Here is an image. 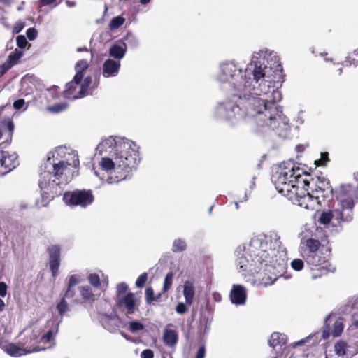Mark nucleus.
Segmentation results:
<instances>
[{
  "label": "nucleus",
  "instance_id": "1",
  "mask_svg": "<svg viewBox=\"0 0 358 358\" xmlns=\"http://www.w3.org/2000/svg\"><path fill=\"white\" fill-rule=\"evenodd\" d=\"M222 83H228L235 90V96L243 99V105L250 116L259 115V120H264L261 112L266 110L262 95L272 93L277 89V85L282 83V68L278 57L268 50L255 52L251 62L244 74L233 62H224L220 66L217 76Z\"/></svg>",
  "mask_w": 358,
  "mask_h": 358
},
{
  "label": "nucleus",
  "instance_id": "2",
  "mask_svg": "<svg viewBox=\"0 0 358 358\" xmlns=\"http://www.w3.org/2000/svg\"><path fill=\"white\" fill-rule=\"evenodd\" d=\"M233 98H237L239 100V103L231 99H227L218 103L215 108V115L217 118L235 124L245 117H250L255 118L257 124L263 128L267 127L272 130L286 129L287 121L283 117L281 107L275 104L282 99L281 93L278 89H273L271 95L266 99H263L266 105V110L263 109L261 112L264 115V120H260L257 114L254 116L247 114V110L243 105V100L235 96V93ZM242 99H243V96H242Z\"/></svg>",
  "mask_w": 358,
  "mask_h": 358
},
{
  "label": "nucleus",
  "instance_id": "3",
  "mask_svg": "<svg viewBox=\"0 0 358 358\" xmlns=\"http://www.w3.org/2000/svg\"><path fill=\"white\" fill-rule=\"evenodd\" d=\"M98 152L103 155L99 166L110 178H126L136 170L140 160L138 148L132 141L112 136L101 141L96 147Z\"/></svg>",
  "mask_w": 358,
  "mask_h": 358
},
{
  "label": "nucleus",
  "instance_id": "4",
  "mask_svg": "<svg viewBox=\"0 0 358 358\" xmlns=\"http://www.w3.org/2000/svg\"><path fill=\"white\" fill-rule=\"evenodd\" d=\"M80 164L78 152L70 147L61 145L50 151L42 167V178H72L78 176Z\"/></svg>",
  "mask_w": 358,
  "mask_h": 358
},
{
  "label": "nucleus",
  "instance_id": "5",
  "mask_svg": "<svg viewBox=\"0 0 358 358\" xmlns=\"http://www.w3.org/2000/svg\"><path fill=\"white\" fill-rule=\"evenodd\" d=\"M274 253L275 250L268 247L266 239L257 237L250 240L246 250L247 255L252 259V265H257L259 268L263 264L268 266Z\"/></svg>",
  "mask_w": 358,
  "mask_h": 358
},
{
  "label": "nucleus",
  "instance_id": "6",
  "mask_svg": "<svg viewBox=\"0 0 358 358\" xmlns=\"http://www.w3.org/2000/svg\"><path fill=\"white\" fill-rule=\"evenodd\" d=\"M331 251V248L327 247L325 250L312 254L304 259L310 267L313 278H321L334 272L335 268L329 262Z\"/></svg>",
  "mask_w": 358,
  "mask_h": 358
},
{
  "label": "nucleus",
  "instance_id": "7",
  "mask_svg": "<svg viewBox=\"0 0 358 358\" xmlns=\"http://www.w3.org/2000/svg\"><path fill=\"white\" fill-rule=\"evenodd\" d=\"M63 201L69 206H80L85 208L94 201V196L91 189H75L63 194Z\"/></svg>",
  "mask_w": 358,
  "mask_h": 358
},
{
  "label": "nucleus",
  "instance_id": "8",
  "mask_svg": "<svg viewBox=\"0 0 358 358\" xmlns=\"http://www.w3.org/2000/svg\"><path fill=\"white\" fill-rule=\"evenodd\" d=\"M310 169L305 166H296L291 161L284 162L276 167L275 177L278 179H289L291 178L299 179L303 176H310Z\"/></svg>",
  "mask_w": 358,
  "mask_h": 358
},
{
  "label": "nucleus",
  "instance_id": "9",
  "mask_svg": "<svg viewBox=\"0 0 358 358\" xmlns=\"http://www.w3.org/2000/svg\"><path fill=\"white\" fill-rule=\"evenodd\" d=\"M80 282V280L78 275L73 274L69 276L66 287L61 292V299L57 305V310L61 317L69 310L67 299H75L74 297L76 294L75 287Z\"/></svg>",
  "mask_w": 358,
  "mask_h": 358
},
{
  "label": "nucleus",
  "instance_id": "10",
  "mask_svg": "<svg viewBox=\"0 0 358 358\" xmlns=\"http://www.w3.org/2000/svg\"><path fill=\"white\" fill-rule=\"evenodd\" d=\"M92 83V78L87 76L83 80H73L68 83L64 92V96L68 99L81 98L87 94V90Z\"/></svg>",
  "mask_w": 358,
  "mask_h": 358
},
{
  "label": "nucleus",
  "instance_id": "11",
  "mask_svg": "<svg viewBox=\"0 0 358 358\" xmlns=\"http://www.w3.org/2000/svg\"><path fill=\"white\" fill-rule=\"evenodd\" d=\"M301 180H274V185L276 190L288 198L289 200H298V198L305 199L300 196L299 192V182Z\"/></svg>",
  "mask_w": 358,
  "mask_h": 358
},
{
  "label": "nucleus",
  "instance_id": "12",
  "mask_svg": "<svg viewBox=\"0 0 358 358\" xmlns=\"http://www.w3.org/2000/svg\"><path fill=\"white\" fill-rule=\"evenodd\" d=\"M339 208L334 209V218L338 222H350L353 220L355 201L352 198L341 200Z\"/></svg>",
  "mask_w": 358,
  "mask_h": 358
},
{
  "label": "nucleus",
  "instance_id": "13",
  "mask_svg": "<svg viewBox=\"0 0 358 358\" xmlns=\"http://www.w3.org/2000/svg\"><path fill=\"white\" fill-rule=\"evenodd\" d=\"M17 165V155L16 153L0 150V177L9 173Z\"/></svg>",
  "mask_w": 358,
  "mask_h": 358
},
{
  "label": "nucleus",
  "instance_id": "14",
  "mask_svg": "<svg viewBox=\"0 0 358 358\" xmlns=\"http://www.w3.org/2000/svg\"><path fill=\"white\" fill-rule=\"evenodd\" d=\"M48 253V264L52 276L56 278L59 273L61 261V247L59 245H52L47 248Z\"/></svg>",
  "mask_w": 358,
  "mask_h": 358
},
{
  "label": "nucleus",
  "instance_id": "15",
  "mask_svg": "<svg viewBox=\"0 0 358 358\" xmlns=\"http://www.w3.org/2000/svg\"><path fill=\"white\" fill-rule=\"evenodd\" d=\"M117 306L119 308L124 307L126 309V315L134 314L138 310V303L135 298V295L132 292H129L124 296L120 298L117 301Z\"/></svg>",
  "mask_w": 358,
  "mask_h": 358
},
{
  "label": "nucleus",
  "instance_id": "16",
  "mask_svg": "<svg viewBox=\"0 0 358 358\" xmlns=\"http://www.w3.org/2000/svg\"><path fill=\"white\" fill-rule=\"evenodd\" d=\"M301 246V253L302 257L305 259L306 257L311 255L320 250H324L327 247L321 245V243L316 239L309 238L306 239Z\"/></svg>",
  "mask_w": 358,
  "mask_h": 358
},
{
  "label": "nucleus",
  "instance_id": "17",
  "mask_svg": "<svg viewBox=\"0 0 358 358\" xmlns=\"http://www.w3.org/2000/svg\"><path fill=\"white\" fill-rule=\"evenodd\" d=\"M78 291L81 299H73L72 301L73 304L88 303L92 306L94 301L97 300L96 295L94 293L92 288L89 285L80 286L78 287Z\"/></svg>",
  "mask_w": 358,
  "mask_h": 358
},
{
  "label": "nucleus",
  "instance_id": "18",
  "mask_svg": "<svg viewBox=\"0 0 358 358\" xmlns=\"http://www.w3.org/2000/svg\"><path fill=\"white\" fill-rule=\"evenodd\" d=\"M236 264L239 271L241 272L248 271L257 272L259 268L257 265H252V259L247 255L246 252L242 254L241 252H238Z\"/></svg>",
  "mask_w": 358,
  "mask_h": 358
},
{
  "label": "nucleus",
  "instance_id": "19",
  "mask_svg": "<svg viewBox=\"0 0 358 358\" xmlns=\"http://www.w3.org/2000/svg\"><path fill=\"white\" fill-rule=\"evenodd\" d=\"M229 296L233 303L236 305L244 304L247 297L245 289L242 285H234Z\"/></svg>",
  "mask_w": 358,
  "mask_h": 358
},
{
  "label": "nucleus",
  "instance_id": "20",
  "mask_svg": "<svg viewBox=\"0 0 358 358\" xmlns=\"http://www.w3.org/2000/svg\"><path fill=\"white\" fill-rule=\"evenodd\" d=\"M343 324L341 317L336 320L334 323V328L331 331H330L329 325L327 324L326 322L323 327L322 336L324 339H328L331 334L334 337L339 336L343 331Z\"/></svg>",
  "mask_w": 358,
  "mask_h": 358
},
{
  "label": "nucleus",
  "instance_id": "21",
  "mask_svg": "<svg viewBox=\"0 0 358 358\" xmlns=\"http://www.w3.org/2000/svg\"><path fill=\"white\" fill-rule=\"evenodd\" d=\"M120 62L110 59L106 60L103 64V76L106 78L114 77L118 74Z\"/></svg>",
  "mask_w": 358,
  "mask_h": 358
},
{
  "label": "nucleus",
  "instance_id": "22",
  "mask_svg": "<svg viewBox=\"0 0 358 358\" xmlns=\"http://www.w3.org/2000/svg\"><path fill=\"white\" fill-rule=\"evenodd\" d=\"M313 182V187H310V180H302L301 183L303 185V188L307 192V195L308 198L310 197V192H308L309 189L312 193L316 192H321L322 193L324 192V189L323 188V186L325 185V182H327V184L329 183V180H311Z\"/></svg>",
  "mask_w": 358,
  "mask_h": 358
},
{
  "label": "nucleus",
  "instance_id": "23",
  "mask_svg": "<svg viewBox=\"0 0 358 358\" xmlns=\"http://www.w3.org/2000/svg\"><path fill=\"white\" fill-rule=\"evenodd\" d=\"M127 51V45L123 43L122 45L115 43L110 48L109 54L111 57L121 59L124 57Z\"/></svg>",
  "mask_w": 358,
  "mask_h": 358
},
{
  "label": "nucleus",
  "instance_id": "24",
  "mask_svg": "<svg viewBox=\"0 0 358 358\" xmlns=\"http://www.w3.org/2000/svg\"><path fill=\"white\" fill-rule=\"evenodd\" d=\"M163 340L165 345L173 347L178 342V334L175 330L166 329L163 335Z\"/></svg>",
  "mask_w": 358,
  "mask_h": 358
},
{
  "label": "nucleus",
  "instance_id": "25",
  "mask_svg": "<svg viewBox=\"0 0 358 358\" xmlns=\"http://www.w3.org/2000/svg\"><path fill=\"white\" fill-rule=\"evenodd\" d=\"M195 291L193 283L189 281H186L183 288V295L185 299V302L188 305H191L193 302Z\"/></svg>",
  "mask_w": 358,
  "mask_h": 358
},
{
  "label": "nucleus",
  "instance_id": "26",
  "mask_svg": "<svg viewBox=\"0 0 358 358\" xmlns=\"http://www.w3.org/2000/svg\"><path fill=\"white\" fill-rule=\"evenodd\" d=\"M285 343V335L278 332L272 333L268 340V345L273 348L278 345L282 346Z\"/></svg>",
  "mask_w": 358,
  "mask_h": 358
},
{
  "label": "nucleus",
  "instance_id": "27",
  "mask_svg": "<svg viewBox=\"0 0 358 358\" xmlns=\"http://www.w3.org/2000/svg\"><path fill=\"white\" fill-rule=\"evenodd\" d=\"M25 244V238L24 236L17 234L13 237L11 241L12 249L14 252L22 251Z\"/></svg>",
  "mask_w": 358,
  "mask_h": 358
},
{
  "label": "nucleus",
  "instance_id": "28",
  "mask_svg": "<svg viewBox=\"0 0 358 358\" xmlns=\"http://www.w3.org/2000/svg\"><path fill=\"white\" fill-rule=\"evenodd\" d=\"M89 66V64L86 60L81 59L79 60L75 66V69L76 73L75 75L76 80H83V72L85 71Z\"/></svg>",
  "mask_w": 358,
  "mask_h": 358
},
{
  "label": "nucleus",
  "instance_id": "29",
  "mask_svg": "<svg viewBox=\"0 0 358 358\" xmlns=\"http://www.w3.org/2000/svg\"><path fill=\"white\" fill-rule=\"evenodd\" d=\"M55 180H41L39 182V187L43 191V194L49 196L55 193L54 189H56L55 185Z\"/></svg>",
  "mask_w": 358,
  "mask_h": 358
},
{
  "label": "nucleus",
  "instance_id": "30",
  "mask_svg": "<svg viewBox=\"0 0 358 358\" xmlns=\"http://www.w3.org/2000/svg\"><path fill=\"white\" fill-rule=\"evenodd\" d=\"M22 55L23 52L16 49L9 55L7 61L4 64L10 69L17 63Z\"/></svg>",
  "mask_w": 358,
  "mask_h": 358
},
{
  "label": "nucleus",
  "instance_id": "31",
  "mask_svg": "<svg viewBox=\"0 0 358 358\" xmlns=\"http://www.w3.org/2000/svg\"><path fill=\"white\" fill-rule=\"evenodd\" d=\"M162 296V293L155 295L154 290L151 287H148L145 291V299L148 304H151L154 301H159Z\"/></svg>",
  "mask_w": 358,
  "mask_h": 358
},
{
  "label": "nucleus",
  "instance_id": "32",
  "mask_svg": "<svg viewBox=\"0 0 358 358\" xmlns=\"http://www.w3.org/2000/svg\"><path fill=\"white\" fill-rule=\"evenodd\" d=\"M341 192L343 194L350 195L358 199V185L354 187L351 185H342L341 186Z\"/></svg>",
  "mask_w": 358,
  "mask_h": 358
},
{
  "label": "nucleus",
  "instance_id": "33",
  "mask_svg": "<svg viewBox=\"0 0 358 358\" xmlns=\"http://www.w3.org/2000/svg\"><path fill=\"white\" fill-rule=\"evenodd\" d=\"M348 344L345 341H339L334 345V350L338 357H343L348 351Z\"/></svg>",
  "mask_w": 358,
  "mask_h": 358
},
{
  "label": "nucleus",
  "instance_id": "34",
  "mask_svg": "<svg viewBox=\"0 0 358 358\" xmlns=\"http://www.w3.org/2000/svg\"><path fill=\"white\" fill-rule=\"evenodd\" d=\"M129 330L131 333H136L144 329L145 326L143 323L138 320H133L128 322Z\"/></svg>",
  "mask_w": 358,
  "mask_h": 358
},
{
  "label": "nucleus",
  "instance_id": "35",
  "mask_svg": "<svg viewBox=\"0 0 358 358\" xmlns=\"http://www.w3.org/2000/svg\"><path fill=\"white\" fill-rule=\"evenodd\" d=\"M87 280L89 283L94 287V288H100L101 286V280L99 278V275L96 273H90L87 276Z\"/></svg>",
  "mask_w": 358,
  "mask_h": 358
},
{
  "label": "nucleus",
  "instance_id": "36",
  "mask_svg": "<svg viewBox=\"0 0 358 358\" xmlns=\"http://www.w3.org/2000/svg\"><path fill=\"white\" fill-rule=\"evenodd\" d=\"M187 247L186 243L180 239H176L173 243L172 251L174 252H182Z\"/></svg>",
  "mask_w": 358,
  "mask_h": 358
},
{
  "label": "nucleus",
  "instance_id": "37",
  "mask_svg": "<svg viewBox=\"0 0 358 358\" xmlns=\"http://www.w3.org/2000/svg\"><path fill=\"white\" fill-rule=\"evenodd\" d=\"M58 331V327L57 326L53 327L52 328L50 329L46 334H43L41 339L42 341H44L45 343H49L52 339L54 336L57 333Z\"/></svg>",
  "mask_w": 358,
  "mask_h": 358
},
{
  "label": "nucleus",
  "instance_id": "38",
  "mask_svg": "<svg viewBox=\"0 0 358 358\" xmlns=\"http://www.w3.org/2000/svg\"><path fill=\"white\" fill-rule=\"evenodd\" d=\"M333 218H334V210L333 211L323 212L320 215L319 222L322 224H328Z\"/></svg>",
  "mask_w": 358,
  "mask_h": 358
},
{
  "label": "nucleus",
  "instance_id": "39",
  "mask_svg": "<svg viewBox=\"0 0 358 358\" xmlns=\"http://www.w3.org/2000/svg\"><path fill=\"white\" fill-rule=\"evenodd\" d=\"M7 351L11 356L17 357L22 355L24 350L17 347L15 344H10L8 346Z\"/></svg>",
  "mask_w": 358,
  "mask_h": 358
},
{
  "label": "nucleus",
  "instance_id": "40",
  "mask_svg": "<svg viewBox=\"0 0 358 358\" xmlns=\"http://www.w3.org/2000/svg\"><path fill=\"white\" fill-rule=\"evenodd\" d=\"M173 275L171 271L169 272L166 275L164 281L162 292H166L167 291H169L171 289L172 284H173Z\"/></svg>",
  "mask_w": 358,
  "mask_h": 358
},
{
  "label": "nucleus",
  "instance_id": "41",
  "mask_svg": "<svg viewBox=\"0 0 358 358\" xmlns=\"http://www.w3.org/2000/svg\"><path fill=\"white\" fill-rule=\"evenodd\" d=\"M125 21V19L121 16H117L113 18L109 24V28L111 30L116 29L121 27Z\"/></svg>",
  "mask_w": 358,
  "mask_h": 358
},
{
  "label": "nucleus",
  "instance_id": "42",
  "mask_svg": "<svg viewBox=\"0 0 358 358\" xmlns=\"http://www.w3.org/2000/svg\"><path fill=\"white\" fill-rule=\"evenodd\" d=\"M117 317V316H116V315H104L101 319L102 324H103V327L106 329L110 331L111 330L110 323L113 320H115Z\"/></svg>",
  "mask_w": 358,
  "mask_h": 358
},
{
  "label": "nucleus",
  "instance_id": "43",
  "mask_svg": "<svg viewBox=\"0 0 358 358\" xmlns=\"http://www.w3.org/2000/svg\"><path fill=\"white\" fill-rule=\"evenodd\" d=\"M346 65L353 64L354 66H358V48L352 53L345 62Z\"/></svg>",
  "mask_w": 358,
  "mask_h": 358
},
{
  "label": "nucleus",
  "instance_id": "44",
  "mask_svg": "<svg viewBox=\"0 0 358 358\" xmlns=\"http://www.w3.org/2000/svg\"><path fill=\"white\" fill-rule=\"evenodd\" d=\"M148 275L146 272L141 273L136 281V286L138 288H142L145 286L148 280Z\"/></svg>",
  "mask_w": 358,
  "mask_h": 358
},
{
  "label": "nucleus",
  "instance_id": "45",
  "mask_svg": "<svg viewBox=\"0 0 358 358\" xmlns=\"http://www.w3.org/2000/svg\"><path fill=\"white\" fill-rule=\"evenodd\" d=\"M67 108V105L65 103H57L52 106H50L48 108V110L52 113H59L62 110H64Z\"/></svg>",
  "mask_w": 358,
  "mask_h": 358
},
{
  "label": "nucleus",
  "instance_id": "46",
  "mask_svg": "<svg viewBox=\"0 0 358 358\" xmlns=\"http://www.w3.org/2000/svg\"><path fill=\"white\" fill-rule=\"evenodd\" d=\"M291 266L294 270L296 271H300L303 269L304 266V263L303 261L300 259H294L291 262Z\"/></svg>",
  "mask_w": 358,
  "mask_h": 358
},
{
  "label": "nucleus",
  "instance_id": "47",
  "mask_svg": "<svg viewBox=\"0 0 358 358\" xmlns=\"http://www.w3.org/2000/svg\"><path fill=\"white\" fill-rule=\"evenodd\" d=\"M329 160L328 154L327 152L321 153V158L320 159L315 161V164L317 166H323L326 164V162Z\"/></svg>",
  "mask_w": 358,
  "mask_h": 358
},
{
  "label": "nucleus",
  "instance_id": "48",
  "mask_svg": "<svg viewBox=\"0 0 358 358\" xmlns=\"http://www.w3.org/2000/svg\"><path fill=\"white\" fill-rule=\"evenodd\" d=\"M188 310V308H187L186 305L183 303H178L176 307V311L177 313L182 315L187 313Z\"/></svg>",
  "mask_w": 358,
  "mask_h": 358
},
{
  "label": "nucleus",
  "instance_id": "49",
  "mask_svg": "<svg viewBox=\"0 0 358 358\" xmlns=\"http://www.w3.org/2000/svg\"><path fill=\"white\" fill-rule=\"evenodd\" d=\"M125 40L132 47H136L138 45V40L132 34H127Z\"/></svg>",
  "mask_w": 358,
  "mask_h": 358
},
{
  "label": "nucleus",
  "instance_id": "50",
  "mask_svg": "<svg viewBox=\"0 0 358 358\" xmlns=\"http://www.w3.org/2000/svg\"><path fill=\"white\" fill-rule=\"evenodd\" d=\"M16 41L17 45L21 48H24L27 44V39L23 35L18 36L16 38Z\"/></svg>",
  "mask_w": 358,
  "mask_h": 358
},
{
  "label": "nucleus",
  "instance_id": "51",
  "mask_svg": "<svg viewBox=\"0 0 358 358\" xmlns=\"http://www.w3.org/2000/svg\"><path fill=\"white\" fill-rule=\"evenodd\" d=\"M127 289L128 286L125 282H121L117 285V293L118 295L124 294Z\"/></svg>",
  "mask_w": 358,
  "mask_h": 358
},
{
  "label": "nucleus",
  "instance_id": "52",
  "mask_svg": "<svg viewBox=\"0 0 358 358\" xmlns=\"http://www.w3.org/2000/svg\"><path fill=\"white\" fill-rule=\"evenodd\" d=\"M27 38L32 41L35 39L37 36V31L34 28H29L27 31Z\"/></svg>",
  "mask_w": 358,
  "mask_h": 358
},
{
  "label": "nucleus",
  "instance_id": "53",
  "mask_svg": "<svg viewBox=\"0 0 358 358\" xmlns=\"http://www.w3.org/2000/svg\"><path fill=\"white\" fill-rule=\"evenodd\" d=\"M141 358H153L154 357V353L150 349H145L142 351L141 354Z\"/></svg>",
  "mask_w": 358,
  "mask_h": 358
},
{
  "label": "nucleus",
  "instance_id": "54",
  "mask_svg": "<svg viewBox=\"0 0 358 358\" xmlns=\"http://www.w3.org/2000/svg\"><path fill=\"white\" fill-rule=\"evenodd\" d=\"M206 355V348L204 345L200 346L197 350L196 358H204Z\"/></svg>",
  "mask_w": 358,
  "mask_h": 358
},
{
  "label": "nucleus",
  "instance_id": "55",
  "mask_svg": "<svg viewBox=\"0 0 358 358\" xmlns=\"http://www.w3.org/2000/svg\"><path fill=\"white\" fill-rule=\"evenodd\" d=\"M24 104H25L24 100L20 99L14 102L13 106L15 109L19 110V109L22 108L24 106Z\"/></svg>",
  "mask_w": 358,
  "mask_h": 358
},
{
  "label": "nucleus",
  "instance_id": "56",
  "mask_svg": "<svg viewBox=\"0 0 358 358\" xmlns=\"http://www.w3.org/2000/svg\"><path fill=\"white\" fill-rule=\"evenodd\" d=\"M7 292V285L5 282H0V296L4 297L6 295Z\"/></svg>",
  "mask_w": 358,
  "mask_h": 358
},
{
  "label": "nucleus",
  "instance_id": "57",
  "mask_svg": "<svg viewBox=\"0 0 358 358\" xmlns=\"http://www.w3.org/2000/svg\"><path fill=\"white\" fill-rule=\"evenodd\" d=\"M7 129L9 131V135L11 136L12 133L13 131V129H14V124H13V122H11V121H8V123H7Z\"/></svg>",
  "mask_w": 358,
  "mask_h": 358
},
{
  "label": "nucleus",
  "instance_id": "58",
  "mask_svg": "<svg viewBox=\"0 0 358 358\" xmlns=\"http://www.w3.org/2000/svg\"><path fill=\"white\" fill-rule=\"evenodd\" d=\"M8 69L9 68L5 64L0 66V77L2 76Z\"/></svg>",
  "mask_w": 358,
  "mask_h": 358
},
{
  "label": "nucleus",
  "instance_id": "59",
  "mask_svg": "<svg viewBox=\"0 0 358 358\" xmlns=\"http://www.w3.org/2000/svg\"><path fill=\"white\" fill-rule=\"evenodd\" d=\"M56 0H41L43 5H50L53 3Z\"/></svg>",
  "mask_w": 358,
  "mask_h": 358
},
{
  "label": "nucleus",
  "instance_id": "60",
  "mask_svg": "<svg viewBox=\"0 0 358 358\" xmlns=\"http://www.w3.org/2000/svg\"><path fill=\"white\" fill-rule=\"evenodd\" d=\"M120 334L122 337H124L127 341H131V338L130 336H129L128 334H127L126 333L123 332V331H121L120 332Z\"/></svg>",
  "mask_w": 358,
  "mask_h": 358
},
{
  "label": "nucleus",
  "instance_id": "61",
  "mask_svg": "<svg viewBox=\"0 0 358 358\" xmlns=\"http://www.w3.org/2000/svg\"><path fill=\"white\" fill-rule=\"evenodd\" d=\"M66 3L67 4V6L69 7H73L76 5V2L75 1H71L69 0H67L66 1Z\"/></svg>",
  "mask_w": 358,
  "mask_h": 358
},
{
  "label": "nucleus",
  "instance_id": "62",
  "mask_svg": "<svg viewBox=\"0 0 358 358\" xmlns=\"http://www.w3.org/2000/svg\"><path fill=\"white\" fill-rule=\"evenodd\" d=\"M4 307H5V303H4L3 301L1 299H0V311H2L4 308Z\"/></svg>",
  "mask_w": 358,
  "mask_h": 358
},
{
  "label": "nucleus",
  "instance_id": "63",
  "mask_svg": "<svg viewBox=\"0 0 358 358\" xmlns=\"http://www.w3.org/2000/svg\"><path fill=\"white\" fill-rule=\"evenodd\" d=\"M23 26L22 25H20V27H15V31L16 33H18L21 31V29H22Z\"/></svg>",
  "mask_w": 358,
  "mask_h": 358
},
{
  "label": "nucleus",
  "instance_id": "64",
  "mask_svg": "<svg viewBox=\"0 0 358 358\" xmlns=\"http://www.w3.org/2000/svg\"><path fill=\"white\" fill-rule=\"evenodd\" d=\"M296 150L298 151H303L304 150V148H303V145H299L296 146Z\"/></svg>",
  "mask_w": 358,
  "mask_h": 358
}]
</instances>
